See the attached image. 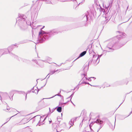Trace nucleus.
<instances>
[{
    "label": "nucleus",
    "mask_w": 132,
    "mask_h": 132,
    "mask_svg": "<svg viewBox=\"0 0 132 132\" xmlns=\"http://www.w3.org/2000/svg\"><path fill=\"white\" fill-rule=\"evenodd\" d=\"M45 26L41 29V31L39 32V36L38 38L37 43H42L46 40L48 39L54 35L57 34V29H54L48 32H45L42 30Z\"/></svg>",
    "instance_id": "nucleus-1"
},
{
    "label": "nucleus",
    "mask_w": 132,
    "mask_h": 132,
    "mask_svg": "<svg viewBox=\"0 0 132 132\" xmlns=\"http://www.w3.org/2000/svg\"><path fill=\"white\" fill-rule=\"evenodd\" d=\"M118 40L117 37L113 38L107 45L105 48L106 51L108 52H111L115 49L120 48V47H117L116 46V43L117 41H118Z\"/></svg>",
    "instance_id": "nucleus-2"
},
{
    "label": "nucleus",
    "mask_w": 132,
    "mask_h": 132,
    "mask_svg": "<svg viewBox=\"0 0 132 132\" xmlns=\"http://www.w3.org/2000/svg\"><path fill=\"white\" fill-rule=\"evenodd\" d=\"M25 16L23 14H19L18 17L16 19V23L18 24L20 28L24 30L26 28V27L25 26L23 28L22 27L21 25L27 23L25 21Z\"/></svg>",
    "instance_id": "nucleus-3"
},
{
    "label": "nucleus",
    "mask_w": 132,
    "mask_h": 132,
    "mask_svg": "<svg viewBox=\"0 0 132 132\" xmlns=\"http://www.w3.org/2000/svg\"><path fill=\"white\" fill-rule=\"evenodd\" d=\"M47 117V116L45 117L44 116L41 117L39 115H38L35 117V119L36 121L39 122L38 124L39 126H40L44 124V121Z\"/></svg>",
    "instance_id": "nucleus-4"
},
{
    "label": "nucleus",
    "mask_w": 132,
    "mask_h": 132,
    "mask_svg": "<svg viewBox=\"0 0 132 132\" xmlns=\"http://www.w3.org/2000/svg\"><path fill=\"white\" fill-rule=\"evenodd\" d=\"M93 14V13L92 12H88L87 11L84 15V19L85 20V21L86 22L87 21L88 19L89 18V16H92Z\"/></svg>",
    "instance_id": "nucleus-5"
},
{
    "label": "nucleus",
    "mask_w": 132,
    "mask_h": 132,
    "mask_svg": "<svg viewBox=\"0 0 132 132\" xmlns=\"http://www.w3.org/2000/svg\"><path fill=\"white\" fill-rule=\"evenodd\" d=\"M58 100H59L60 105H62L63 104H66L67 102L69 101H68L67 102L63 103V97L61 95L59 94H58Z\"/></svg>",
    "instance_id": "nucleus-6"
},
{
    "label": "nucleus",
    "mask_w": 132,
    "mask_h": 132,
    "mask_svg": "<svg viewBox=\"0 0 132 132\" xmlns=\"http://www.w3.org/2000/svg\"><path fill=\"white\" fill-rule=\"evenodd\" d=\"M98 59L99 57H97L96 55L95 54L94 55H93L92 61L96 64H97L99 62V59Z\"/></svg>",
    "instance_id": "nucleus-7"
},
{
    "label": "nucleus",
    "mask_w": 132,
    "mask_h": 132,
    "mask_svg": "<svg viewBox=\"0 0 132 132\" xmlns=\"http://www.w3.org/2000/svg\"><path fill=\"white\" fill-rule=\"evenodd\" d=\"M96 78L94 77H91L89 78L88 79H87L86 78L85 76V75L84 76V77L82 78V80L80 81L81 82H87L86 81H83L84 80H88L89 81H92V80H94Z\"/></svg>",
    "instance_id": "nucleus-8"
},
{
    "label": "nucleus",
    "mask_w": 132,
    "mask_h": 132,
    "mask_svg": "<svg viewBox=\"0 0 132 132\" xmlns=\"http://www.w3.org/2000/svg\"><path fill=\"white\" fill-rule=\"evenodd\" d=\"M88 84V85H90V86H93V87H98L99 88H101V87L100 86H97V85H91V84H89V83H80V84H78V85L76 87H75L74 88V89H73V90H74L76 88L77 89V90H78L79 86H80V85H81V86H83L84 85H83V84Z\"/></svg>",
    "instance_id": "nucleus-9"
},
{
    "label": "nucleus",
    "mask_w": 132,
    "mask_h": 132,
    "mask_svg": "<svg viewBox=\"0 0 132 132\" xmlns=\"http://www.w3.org/2000/svg\"><path fill=\"white\" fill-rule=\"evenodd\" d=\"M17 47L18 46H17L14 45H12L10 46L9 47L7 48V50L9 54H12V55H14L12 53L10 52V51H12L13 48H14V47Z\"/></svg>",
    "instance_id": "nucleus-10"
},
{
    "label": "nucleus",
    "mask_w": 132,
    "mask_h": 132,
    "mask_svg": "<svg viewBox=\"0 0 132 132\" xmlns=\"http://www.w3.org/2000/svg\"><path fill=\"white\" fill-rule=\"evenodd\" d=\"M35 62L37 64H38L40 67H42L44 66V61L42 60H38L37 61H35Z\"/></svg>",
    "instance_id": "nucleus-11"
},
{
    "label": "nucleus",
    "mask_w": 132,
    "mask_h": 132,
    "mask_svg": "<svg viewBox=\"0 0 132 132\" xmlns=\"http://www.w3.org/2000/svg\"><path fill=\"white\" fill-rule=\"evenodd\" d=\"M57 125L58 124L57 123H54L53 124V132H58L57 130L58 129Z\"/></svg>",
    "instance_id": "nucleus-12"
},
{
    "label": "nucleus",
    "mask_w": 132,
    "mask_h": 132,
    "mask_svg": "<svg viewBox=\"0 0 132 132\" xmlns=\"http://www.w3.org/2000/svg\"><path fill=\"white\" fill-rule=\"evenodd\" d=\"M28 119L27 118H25L22 120L20 123L19 124V125L21 124H24L28 122Z\"/></svg>",
    "instance_id": "nucleus-13"
},
{
    "label": "nucleus",
    "mask_w": 132,
    "mask_h": 132,
    "mask_svg": "<svg viewBox=\"0 0 132 132\" xmlns=\"http://www.w3.org/2000/svg\"><path fill=\"white\" fill-rule=\"evenodd\" d=\"M3 99L4 100L6 101H8L11 99L10 97L7 94L4 95Z\"/></svg>",
    "instance_id": "nucleus-14"
},
{
    "label": "nucleus",
    "mask_w": 132,
    "mask_h": 132,
    "mask_svg": "<svg viewBox=\"0 0 132 132\" xmlns=\"http://www.w3.org/2000/svg\"><path fill=\"white\" fill-rule=\"evenodd\" d=\"M38 86L39 88H42L44 87L46 85V84L45 83H39Z\"/></svg>",
    "instance_id": "nucleus-15"
},
{
    "label": "nucleus",
    "mask_w": 132,
    "mask_h": 132,
    "mask_svg": "<svg viewBox=\"0 0 132 132\" xmlns=\"http://www.w3.org/2000/svg\"><path fill=\"white\" fill-rule=\"evenodd\" d=\"M21 26L22 27V28H23L25 26H26V28L25 29H24V30H22V29L20 28V30L22 31H25V30L27 28V23H26V24H23L22 25H21Z\"/></svg>",
    "instance_id": "nucleus-16"
},
{
    "label": "nucleus",
    "mask_w": 132,
    "mask_h": 132,
    "mask_svg": "<svg viewBox=\"0 0 132 132\" xmlns=\"http://www.w3.org/2000/svg\"><path fill=\"white\" fill-rule=\"evenodd\" d=\"M95 122L98 124H101L103 123V121L100 119H98L96 121H95Z\"/></svg>",
    "instance_id": "nucleus-17"
},
{
    "label": "nucleus",
    "mask_w": 132,
    "mask_h": 132,
    "mask_svg": "<svg viewBox=\"0 0 132 132\" xmlns=\"http://www.w3.org/2000/svg\"><path fill=\"white\" fill-rule=\"evenodd\" d=\"M86 53V51H84L81 53L79 55V57H78L76 59H78L79 57H82L84 56Z\"/></svg>",
    "instance_id": "nucleus-18"
},
{
    "label": "nucleus",
    "mask_w": 132,
    "mask_h": 132,
    "mask_svg": "<svg viewBox=\"0 0 132 132\" xmlns=\"http://www.w3.org/2000/svg\"><path fill=\"white\" fill-rule=\"evenodd\" d=\"M6 50V49L4 48L3 49H0V54H1L2 53H3V54H5L4 51Z\"/></svg>",
    "instance_id": "nucleus-19"
},
{
    "label": "nucleus",
    "mask_w": 132,
    "mask_h": 132,
    "mask_svg": "<svg viewBox=\"0 0 132 132\" xmlns=\"http://www.w3.org/2000/svg\"><path fill=\"white\" fill-rule=\"evenodd\" d=\"M69 124L71 125V126L69 127V129H70L71 126H72L74 125V123L71 120L70 121H69Z\"/></svg>",
    "instance_id": "nucleus-20"
},
{
    "label": "nucleus",
    "mask_w": 132,
    "mask_h": 132,
    "mask_svg": "<svg viewBox=\"0 0 132 132\" xmlns=\"http://www.w3.org/2000/svg\"><path fill=\"white\" fill-rule=\"evenodd\" d=\"M94 122H92L90 123V124L89 125V126L90 128L91 131H92V132H93V130L91 128V127L94 124Z\"/></svg>",
    "instance_id": "nucleus-21"
},
{
    "label": "nucleus",
    "mask_w": 132,
    "mask_h": 132,
    "mask_svg": "<svg viewBox=\"0 0 132 132\" xmlns=\"http://www.w3.org/2000/svg\"><path fill=\"white\" fill-rule=\"evenodd\" d=\"M94 122H92L90 123V124L89 125V126L90 128L91 131H92V132H93V130L91 128V127L94 124Z\"/></svg>",
    "instance_id": "nucleus-22"
},
{
    "label": "nucleus",
    "mask_w": 132,
    "mask_h": 132,
    "mask_svg": "<svg viewBox=\"0 0 132 132\" xmlns=\"http://www.w3.org/2000/svg\"><path fill=\"white\" fill-rule=\"evenodd\" d=\"M94 122H92L90 123V124L89 125V126L90 128L91 131H92V132H93V130L91 128V127L94 124Z\"/></svg>",
    "instance_id": "nucleus-23"
},
{
    "label": "nucleus",
    "mask_w": 132,
    "mask_h": 132,
    "mask_svg": "<svg viewBox=\"0 0 132 132\" xmlns=\"http://www.w3.org/2000/svg\"><path fill=\"white\" fill-rule=\"evenodd\" d=\"M57 70H50L48 75H52L55 73V72L57 71Z\"/></svg>",
    "instance_id": "nucleus-24"
},
{
    "label": "nucleus",
    "mask_w": 132,
    "mask_h": 132,
    "mask_svg": "<svg viewBox=\"0 0 132 132\" xmlns=\"http://www.w3.org/2000/svg\"><path fill=\"white\" fill-rule=\"evenodd\" d=\"M56 109L57 111H58V107H57V106L55 108H53L52 110L51 111V110H50V108H49L50 111V112H51V113H52Z\"/></svg>",
    "instance_id": "nucleus-25"
},
{
    "label": "nucleus",
    "mask_w": 132,
    "mask_h": 132,
    "mask_svg": "<svg viewBox=\"0 0 132 132\" xmlns=\"http://www.w3.org/2000/svg\"><path fill=\"white\" fill-rule=\"evenodd\" d=\"M73 95V93L72 94H71L70 96L68 97L67 98H66L67 99H69V100H70V101L73 104H73V103L72 102V101H71V99L72 98V95Z\"/></svg>",
    "instance_id": "nucleus-26"
},
{
    "label": "nucleus",
    "mask_w": 132,
    "mask_h": 132,
    "mask_svg": "<svg viewBox=\"0 0 132 132\" xmlns=\"http://www.w3.org/2000/svg\"><path fill=\"white\" fill-rule=\"evenodd\" d=\"M34 90V91L33 92L35 93L36 94H37L38 93V89H35L34 88H33V90Z\"/></svg>",
    "instance_id": "nucleus-27"
},
{
    "label": "nucleus",
    "mask_w": 132,
    "mask_h": 132,
    "mask_svg": "<svg viewBox=\"0 0 132 132\" xmlns=\"http://www.w3.org/2000/svg\"><path fill=\"white\" fill-rule=\"evenodd\" d=\"M11 109V110H12L14 111H16V110L14 109H13V108H10L8 106H7V110H10V109Z\"/></svg>",
    "instance_id": "nucleus-28"
},
{
    "label": "nucleus",
    "mask_w": 132,
    "mask_h": 132,
    "mask_svg": "<svg viewBox=\"0 0 132 132\" xmlns=\"http://www.w3.org/2000/svg\"><path fill=\"white\" fill-rule=\"evenodd\" d=\"M110 7H111V4L109 3V5H108L107 6H106V5H105V10L106 9L107 10L108 8Z\"/></svg>",
    "instance_id": "nucleus-29"
},
{
    "label": "nucleus",
    "mask_w": 132,
    "mask_h": 132,
    "mask_svg": "<svg viewBox=\"0 0 132 132\" xmlns=\"http://www.w3.org/2000/svg\"><path fill=\"white\" fill-rule=\"evenodd\" d=\"M77 118V117H75L72 118L71 119V120L74 123L76 121Z\"/></svg>",
    "instance_id": "nucleus-30"
},
{
    "label": "nucleus",
    "mask_w": 132,
    "mask_h": 132,
    "mask_svg": "<svg viewBox=\"0 0 132 132\" xmlns=\"http://www.w3.org/2000/svg\"><path fill=\"white\" fill-rule=\"evenodd\" d=\"M22 61L23 62H26V63H28L29 62V60H26L25 59H22Z\"/></svg>",
    "instance_id": "nucleus-31"
},
{
    "label": "nucleus",
    "mask_w": 132,
    "mask_h": 132,
    "mask_svg": "<svg viewBox=\"0 0 132 132\" xmlns=\"http://www.w3.org/2000/svg\"><path fill=\"white\" fill-rule=\"evenodd\" d=\"M126 34H123L122 35H120V36H119L120 37H121V38H125V37H126Z\"/></svg>",
    "instance_id": "nucleus-32"
},
{
    "label": "nucleus",
    "mask_w": 132,
    "mask_h": 132,
    "mask_svg": "<svg viewBox=\"0 0 132 132\" xmlns=\"http://www.w3.org/2000/svg\"><path fill=\"white\" fill-rule=\"evenodd\" d=\"M62 107L60 106H58V112H61L62 111Z\"/></svg>",
    "instance_id": "nucleus-33"
},
{
    "label": "nucleus",
    "mask_w": 132,
    "mask_h": 132,
    "mask_svg": "<svg viewBox=\"0 0 132 132\" xmlns=\"http://www.w3.org/2000/svg\"><path fill=\"white\" fill-rule=\"evenodd\" d=\"M109 83H104V85L106 87H108L111 86L109 84Z\"/></svg>",
    "instance_id": "nucleus-34"
},
{
    "label": "nucleus",
    "mask_w": 132,
    "mask_h": 132,
    "mask_svg": "<svg viewBox=\"0 0 132 132\" xmlns=\"http://www.w3.org/2000/svg\"><path fill=\"white\" fill-rule=\"evenodd\" d=\"M60 116H59V118H58V119L62 120V113H61V114H60Z\"/></svg>",
    "instance_id": "nucleus-35"
},
{
    "label": "nucleus",
    "mask_w": 132,
    "mask_h": 132,
    "mask_svg": "<svg viewBox=\"0 0 132 132\" xmlns=\"http://www.w3.org/2000/svg\"><path fill=\"white\" fill-rule=\"evenodd\" d=\"M87 26V23H83L82 25H81L80 26V27H83L84 26Z\"/></svg>",
    "instance_id": "nucleus-36"
},
{
    "label": "nucleus",
    "mask_w": 132,
    "mask_h": 132,
    "mask_svg": "<svg viewBox=\"0 0 132 132\" xmlns=\"http://www.w3.org/2000/svg\"><path fill=\"white\" fill-rule=\"evenodd\" d=\"M43 80L41 79H38L36 81L37 82L41 81Z\"/></svg>",
    "instance_id": "nucleus-37"
},
{
    "label": "nucleus",
    "mask_w": 132,
    "mask_h": 132,
    "mask_svg": "<svg viewBox=\"0 0 132 132\" xmlns=\"http://www.w3.org/2000/svg\"><path fill=\"white\" fill-rule=\"evenodd\" d=\"M93 114V113H91L89 116L90 117H91Z\"/></svg>",
    "instance_id": "nucleus-38"
},
{
    "label": "nucleus",
    "mask_w": 132,
    "mask_h": 132,
    "mask_svg": "<svg viewBox=\"0 0 132 132\" xmlns=\"http://www.w3.org/2000/svg\"><path fill=\"white\" fill-rule=\"evenodd\" d=\"M89 51H90L89 53H90V52L91 53H92V52H93V51L92 50H91V49H90V50H89Z\"/></svg>",
    "instance_id": "nucleus-39"
},
{
    "label": "nucleus",
    "mask_w": 132,
    "mask_h": 132,
    "mask_svg": "<svg viewBox=\"0 0 132 132\" xmlns=\"http://www.w3.org/2000/svg\"><path fill=\"white\" fill-rule=\"evenodd\" d=\"M46 3H50V4H54V3H52V2H51V1H50L49 3L46 2Z\"/></svg>",
    "instance_id": "nucleus-40"
},
{
    "label": "nucleus",
    "mask_w": 132,
    "mask_h": 132,
    "mask_svg": "<svg viewBox=\"0 0 132 132\" xmlns=\"http://www.w3.org/2000/svg\"><path fill=\"white\" fill-rule=\"evenodd\" d=\"M28 42V40H25L24 41V42L23 43H27V42Z\"/></svg>",
    "instance_id": "nucleus-41"
},
{
    "label": "nucleus",
    "mask_w": 132,
    "mask_h": 132,
    "mask_svg": "<svg viewBox=\"0 0 132 132\" xmlns=\"http://www.w3.org/2000/svg\"><path fill=\"white\" fill-rule=\"evenodd\" d=\"M54 97V96H52V97H50V98H46V99H50V98H52L53 97ZM45 99V98H43V99Z\"/></svg>",
    "instance_id": "nucleus-42"
},
{
    "label": "nucleus",
    "mask_w": 132,
    "mask_h": 132,
    "mask_svg": "<svg viewBox=\"0 0 132 132\" xmlns=\"http://www.w3.org/2000/svg\"><path fill=\"white\" fill-rule=\"evenodd\" d=\"M115 124H114V126H112V128L113 129L114 128V126H115Z\"/></svg>",
    "instance_id": "nucleus-43"
},
{
    "label": "nucleus",
    "mask_w": 132,
    "mask_h": 132,
    "mask_svg": "<svg viewBox=\"0 0 132 132\" xmlns=\"http://www.w3.org/2000/svg\"><path fill=\"white\" fill-rule=\"evenodd\" d=\"M102 55H98V56H98L99 57V58L100 57H101Z\"/></svg>",
    "instance_id": "nucleus-44"
},
{
    "label": "nucleus",
    "mask_w": 132,
    "mask_h": 132,
    "mask_svg": "<svg viewBox=\"0 0 132 132\" xmlns=\"http://www.w3.org/2000/svg\"><path fill=\"white\" fill-rule=\"evenodd\" d=\"M49 75H48H48L46 77H46H47L48 78H49V77H50V76H48Z\"/></svg>",
    "instance_id": "nucleus-45"
},
{
    "label": "nucleus",
    "mask_w": 132,
    "mask_h": 132,
    "mask_svg": "<svg viewBox=\"0 0 132 132\" xmlns=\"http://www.w3.org/2000/svg\"><path fill=\"white\" fill-rule=\"evenodd\" d=\"M49 75H48H48L46 77H46H47L48 78H49V77H50V76H48Z\"/></svg>",
    "instance_id": "nucleus-46"
},
{
    "label": "nucleus",
    "mask_w": 132,
    "mask_h": 132,
    "mask_svg": "<svg viewBox=\"0 0 132 132\" xmlns=\"http://www.w3.org/2000/svg\"><path fill=\"white\" fill-rule=\"evenodd\" d=\"M51 121H52V120H49V122H50V123H51Z\"/></svg>",
    "instance_id": "nucleus-47"
},
{
    "label": "nucleus",
    "mask_w": 132,
    "mask_h": 132,
    "mask_svg": "<svg viewBox=\"0 0 132 132\" xmlns=\"http://www.w3.org/2000/svg\"><path fill=\"white\" fill-rule=\"evenodd\" d=\"M132 111L130 112V113H129V115L128 116H129V115H130L131 114V113H132Z\"/></svg>",
    "instance_id": "nucleus-48"
},
{
    "label": "nucleus",
    "mask_w": 132,
    "mask_h": 132,
    "mask_svg": "<svg viewBox=\"0 0 132 132\" xmlns=\"http://www.w3.org/2000/svg\"><path fill=\"white\" fill-rule=\"evenodd\" d=\"M54 63V64H55V66H57V64H55V63Z\"/></svg>",
    "instance_id": "nucleus-49"
},
{
    "label": "nucleus",
    "mask_w": 132,
    "mask_h": 132,
    "mask_svg": "<svg viewBox=\"0 0 132 132\" xmlns=\"http://www.w3.org/2000/svg\"><path fill=\"white\" fill-rule=\"evenodd\" d=\"M102 127V126H100V128H101Z\"/></svg>",
    "instance_id": "nucleus-50"
},
{
    "label": "nucleus",
    "mask_w": 132,
    "mask_h": 132,
    "mask_svg": "<svg viewBox=\"0 0 132 132\" xmlns=\"http://www.w3.org/2000/svg\"><path fill=\"white\" fill-rule=\"evenodd\" d=\"M26 94V96H27V94Z\"/></svg>",
    "instance_id": "nucleus-51"
},
{
    "label": "nucleus",
    "mask_w": 132,
    "mask_h": 132,
    "mask_svg": "<svg viewBox=\"0 0 132 132\" xmlns=\"http://www.w3.org/2000/svg\"><path fill=\"white\" fill-rule=\"evenodd\" d=\"M56 95H58V94H56L55 95V96H56Z\"/></svg>",
    "instance_id": "nucleus-52"
},
{
    "label": "nucleus",
    "mask_w": 132,
    "mask_h": 132,
    "mask_svg": "<svg viewBox=\"0 0 132 132\" xmlns=\"http://www.w3.org/2000/svg\"><path fill=\"white\" fill-rule=\"evenodd\" d=\"M74 1H76V0H74Z\"/></svg>",
    "instance_id": "nucleus-53"
},
{
    "label": "nucleus",
    "mask_w": 132,
    "mask_h": 132,
    "mask_svg": "<svg viewBox=\"0 0 132 132\" xmlns=\"http://www.w3.org/2000/svg\"><path fill=\"white\" fill-rule=\"evenodd\" d=\"M99 129H98V130L97 131V132H98V131L99 130Z\"/></svg>",
    "instance_id": "nucleus-54"
},
{
    "label": "nucleus",
    "mask_w": 132,
    "mask_h": 132,
    "mask_svg": "<svg viewBox=\"0 0 132 132\" xmlns=\"http://www.w3.org/2000/svg\"><path fill=\"white\" fill-rule=\"evenodd\" d=\"M51 58H50V60H51Z\"/></svg>",
    "instance_id": "nucleus-55"
},
{
    "label": "nucleus",
    "mask_w": 132,
    "mask_h": 132,
    "mask_svg": "<svg viewBox=\"0 0 132 132\" xmlns=\"http://www.w3.org/2000/svg\"><path fill=\"white\" fill-rule=\"evenodd\" d=\"M61 64H60V65L59 66H61Z\"/></svg>",
    "instance_id": "nucleus-56"
},
{
    "label": "nucleus",
    "mask_w": 132,
    "mask_h": 132,
    "mask_svg": "<svg viewBox=\"0 0 132 132\" xmlns=\"http://www.w3.org/2000/svg\"><path fill=\"white\" fill-rule=\"evenodd\" d=\"M105 87V86H104V87H103V88H104V87Z\"/></svg>",
    "instance_id": "nucleus-57"
},
{
    "label": "nucleus",
    "mask_w": 132,
    "mask_h": 132,
    "mask_svg": "<svg viewBox=\"0 0 132 132\" xmlns=\"http://www.w3.org/2000/svg\"><path fill=\"white\" fill-rule=\"evenodd\" d=\"M86 132H88V131L87 132V131H86Z\"/></svg>",
    "instance_id": "nucleus-58"
},
{
    "label": "nucleus",
    "mask_w": 132,
    "mask_h": 132,
    "mask_svg": "<svg viewBox=\"0 0 132 132\" xmlns=\"http://www.w3.org/2000/svg\"><path fill=\"white\" fill-rule=\"evenodd\" d=\"M31 132H32V131H31Z\"/></svg>",
    "instance_id": "nucleus-59"
}]
</instances>
